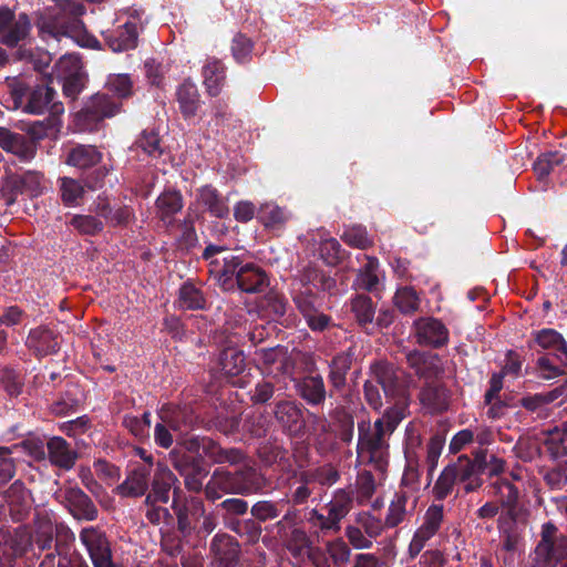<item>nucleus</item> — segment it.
Here are the masks:
<instances>
[{
    "instance_id": "obj_1",
    "label": "nucleus",
    "mask_w": 567,
    "mask_h": 567,
    "mask_svg": "<svg viewBox=\"0 0 567 567\" xmlns=\"http://www.w3.org/2000/svg\"><path fill=\"white\" fill-rule=\"evenodd\" d=\"M372 374L377 383L382 386L384 394L396 401L382 417L374 422L373 426L359 425L358 454L363 462L372 463L378 470H383L388 460L386 436L391 435L405 417V381L403 371L388 362L373 364Z\"/></svg>"
},
{
    "instance_id": "obj_2",
    "label": "nucleus",
    "mask_w": 567,
    "mask_h": 567,
    "mask_svg": "<svg viewBox=\"0 0 567 567\" xmlns=\"http://www.w3.org/2000/svg\"><path fill=\"white\" fill-rule=\"evenodd\" d=\"M34 530L30 533L27 527H20L13 534L0 533V567L10 566L13 559L24 554L32 545L39 550H48L55 540V549L61 551L70 549L75 540L74 533L62 522L54 512L45 508L35 513Z\"/></svg>"
},
{
    "instance_id": "obj_3",
    "label": "nucleus",
    "mask_w": 567,
    "mask_h": 567,
    "mask_svg": "<svg viewBox=\"0 0 567 567\" xmlns=\"http://www.w3.org/2000/svg\"><path fill=\"white\" fill-rule=\"evenodd\" d=\"M226 247L209 245L203 252V258L214 266V272L225 289L233 288L235 277L238 288L247 293L261 292L268 287L266 274L254 264L241 265L239 257L225 255Z\"/></svg>"
},
{
    "instance_id": "obj_4",
    "label": "nucleus",
    "mask_w": 567,
    "mask_h": 567,
    "mask_svg": "<svg viewBox=\"0 0 567 567\" xmlns=\"http://www.w3.org/2000/svg\"><path fill=\"white\" fill-rule=\"evenodd\" d=\"M58 12L41 24V31L53 38L68 37L79 45L96 49L100 42L84 30L81 17L85 7L81 0H55Z\"/></svg>"
},
{
    "instance_id": "obj_5",
    "label": "nucleus",
    "mask_w": 567,
    "mask_h": 567,
    "mask_svg": "<svg viewBox=\"0 0 567 567\" xmlns=\"http://www.w3.org/2000/svg\"><path fill=\"white\" fill-rule=\"evenodd\" d=\"M56 91L47 84H39L27 90L22 84L13 85L7 107L21 110L23 113L42 115L49 112L51 115H60L64 112L63 104L56 101Z\"/></svg>"
},
{
    "instance_id": "obj_6",
    "label": "nucleus",
    "mask_w": 567,
    "mask_h": 567,
    "mask_svg": "<svg viewBox=\"0 0 567 567\" xmlns=\"http://www.w3.org/2000/svg\"><path fill=\"white\" fill-rule=\"evenodd\" d=\"M45 190V179L42 173L28 171L22 175L9 176L1 189L8 206L14 204L19 195L30 198L38 197Z\"/></svg>"
},
{
    "instance_id": "obj_7",
    "label": "nucleus",
    "mask_w": 567,
    "mask_h": 567,
    "mask_svg": "<svg viewBox=\"0 0 567 567\" xmlns=\"http://www.w3.org/2000/svg\"><path fill=\"white\" fill-rule=\"evenodd\" d=\"M142 28L140 19L131 17L124 22L117 20L113 27L102 32V37L113 52L122 53L134 50L137 47Z\"/></svg>"
},
{
    "instance_id": "obj_8",
    "label": "nucleus",
    "mask_w": 567,
    "mask_h": 567,
    "mask_svg": "<svg viewBox=\"0 0 567 567\" xmlns=\"http://www.w3.org/2000/svg\"><path fill=\"white\" fill-rule=\"evenodd\" d=\"M121 110L120 101L109 96L107 93L92 95L78 113V118L86 128L92 130L106 117L116 115Z\"/></svg>"
},
{
    "instance_id": "obj_9",
    "label": "nucleus",
    "mask_w": 567,
    "mask_h": 567,
    "mask_svg": "<svg viewBox=\"0 0 567 567\" xmlns=\"http://www.w3.org/2000/svg\"><path fill=\"white\" fill-rule=\"evenodd\" d=\"M80 542L85 547L93 567H116L112 559L110 542L105 534L95 527L80 532Z\"/></svg>"
},
{
    "instance_id": "obj_10",
    "label": "nucleus",
    "mask_w": 567,
    "mask_h": 567,
    "mask_svg": "<svg viewBox=\"0 0 567 567\" xmlns=\"http://www.w3.org/2000/svg\"><path fill=\"white\" fill-rule=\"evenodd\" d=\"M55 495L74 518L94 520L97 517V508L94 503L76 485L65 484Z\"/></svg>"
},
{
    "instance_id": "obj_11",
    "label": "nucleus",
    "mask_w": 567,
    "mask_h": 567,
    "mask_svg": "<svg viewBox=\"0 0 567 567\" xmlns=\"http://www.w3.org/2000/svg\"><path fill=\"white\" fill-rule=\"evenodd\" d=\"M31 22L27 14H16L7 7H0V43L17 47L30 32Z\"/></svg>"
},
{
    "instance_id": "obj_12",
    "label": "nucleus",
    "mask_w": 567,
    "mask_h": 567,
    "mask_svg": "<svg viewBox=\"0 0 567 567\" xmlns=\"http://www.w3.org/2000/svg\"><path fill=\"white\" fill-rule=\"evenodd\" d=\"M557 528L551 523H546L542 528V539L535 548V560L549 567H555L557 561L567 553V540L557 538Z\"/></svg>"
},
{
    "instance_id": "obj_13",
    "label": "nucleus",
    "mask_w": 567,
    "mask_h": 567,
    "mask_svg": "<svg viewBox=\"0 0 567 567\" xmlns=\"http://www.w3.org/2000/svg\"><path fill=\"white\" fill-rule=\"evenodd\" d=\"M444 519V506L432 504L423 516L421 526L415 530L409 545V551L415 557L424 548L425 544L437 534Z\"/></svg>"
},
{
    "instance_id": "obj_14",
    "label": "nucleus",
    "mask_w": 567,
    "mask_h": 567,
    "mask_svg": "<svg viewBox=\"0 0 567 567\" xmlns=\"http://www.w3.org/2000/svg\"><path fill=\"white\" fill-rule=\"evenodd\" d=\"M413 328L419 344L440 348L449 341V330L442 321L432 317L420 318Z\"/></svg>"
},
{
    "instance_id": "obj_15",
    "label": "nucleus",
    "mask_w": 567,
    "mask_h": 567,
    "mask_svg": "<svg viewBox=\"0 0 567 567\" xmlns=\"http://www.w3.org/2000/svg\"><path fill=\"white\" fill-rule=\"evenodd\" d=\"M293 301L311 330L322 331L328 327L330 318L317 309L316 296L309 287L297 292Z\"/></svg>"
},
{
    "instance_id": "obj_16",
    "label": "nucleus",
    "mask_w": 567,
    "mask_h": 567,
    "mask_svg": "<svg viewBox=\"0 0 567 567\" xmlns=\"http://www.w3.org/2000/svg\"><path fill=\"white\" fill-rule=\"evenodd\" d=\"M251 485L239 483V476L224 470H216L206 484L205 493L210 499H218L223 493L247 494Z\"/></svg>"
},
{
    "instance_id": "obj_17",
    "label": "nucleus",
    "mask_w": 567,
    "mask_h": 567,
    "mask_svg": "<svg viewBox=\"0 0 567 567\" xmlns=\"http://www.w3.org/2000/svg\"><path fill=\"white\" fill-rule=\"evenodd\" d=\"M291 520V513H287L282 519L276 523L275 528L277 529V534L285 543L286 548L291 553V555L295 557H301L310 549L309 538L306 532L300 528L295 527L288 533L287 527Z\"/></svg>"
},
{
    "instance_id": "obj_18",
    "label": "nucleus",
    "mask_w": 567,
    "mask_h": 567,
    "mask_svg": "<svg viewBox=\"0 0 567 567\" xmlns=\"http://www.w3.org/2000/svg\"><path fill=\"white\" fill-rule=\"evenodd\" d=\"M417 499V495L408 491L400 489L396 492L389 505L384 525L389 528L400 525L409 514L414 512Z\"/></svg>"
},
{
    "instance_id": "obj_19",
    "label": "nucleus",
    "mask_w": 567,
    "mask_h": 567,
    "mask_svg": "<svg viewBox=\"0 0 567 567\" xmlns=\"http://www.w3.org/2000/svg\"><path fill=\"white\" fill-rule=\"evenodd\" d=\"M169 458L173 466L185 477V486L192 492H199L203 487L206 472L198 466H190L194 461L186 455H182L178 449L169 452Z\"/></svg>"
},
{
    "instance_id": "obj_20",
    "label": "nucleus",
    "mask_w": 567,
    "mask_h": 567,
    "mask_svg": "<svg viewBox=\"0 0 567 567\" xmlns=\"http://www.w3.org/2000/svg\"><path fill=\"white\" fill-rule=\"evenodd\" d=\"M0 146L3 151L12 153L22 162H30L37 154L34 142L28 141L23 135L13 133L0 126Z\"/></svg>"
},
{
    "instance_id": "obj_21",
    "label": "nucleus",
    "mask_w": 567,
    "mask_h": 567,
    "mask_svg": "<svg viewBox=\"0 0 567 567\" xmlns=\"http://www.w3.org/2000/svg\"><path fill=\"white\" fill-rule=\"evenodd\" d=\"M177 477L164 464L158 463L153 480L152 492L146 496V504L167 503L169 501V492L177 483Z\"/></svg>"
},
{
    "instance_id": "obj_22",
    "label": "nucleus",
    "mask_w": 567,
    "mask_h": 567,
    "mask_svg": "<svg viewBox=\"0 0 567 567\" xmlns=\"http://www.w3.org/2000/svg\"><path fill=\"white\" fill-rule=\"evenodd\" d=\"M196 203L214 217L224 218L229 214L227 200L210 185L197 190Z\"/></svg>"
},
{
    "instance_id": "obj_23",
    "label": "nucleus",
    "mask_w": 567,
    "mask_h": 567,
    "mask_svg": "<svg viewBox=\"0 0 567 567\" xmlns=\"http://www.w3.org/2000/svg\"><path fill=\"white\" fill-rule=\"evenodd\" d=\"M48 454L50 462L63 470H70L74 466L78 453L70 444L60 436H53L48 441Z\"/></svg>"
},
{
    "instance_id": "obj_24",
    "label": "nucleus",
    "mask_w": 567,
    "mask_h": 567,
    "mask_svg": "<svg viewBox=\"0 0 567 567\" xmlns=\"http://www.w3.org/2000/svg\"><path fill=\"white\" fill-rule=\"evenodd\" d=\"M25 344L38 355L43 357L59 350V342L53 332L44 327H38L29 332Z\"/></svg>"
},
{
    "instance_id": "obj_25",
    "label": "nucleus",
    "mask_w": 567,
    "mask_h": 567,
    "mask_svg": "<svg viewBox=\"0 0 567 567\" xmlns=\"http://www.w3.org/2000/svg\"><path fill=\"white\" fill-rule=\"evenodd\" d=\"M534 340L540 348L553 351L555 358L567 367V343L559 332L554 329H542L535 332Z\"/></svg>"
},
{
    "instance_id": "obj_26",
    "label": "nucleus",
    "mask_w": 567,
    "mask_h": 567,
    "mask_svg": "<svg viewBox=\"0 0 567 567\" xmlns=\"http://www.w3.org/2000/svg\"><path fill=\"white\" fill-rule=\"evenodd\" d=\"M504 517L498 518V527L501 535V547L497 553L498 557L503 559L504 564H512L516 554L522 549V537L516 529L504 527Z\"/></svg>"
},
{
    "instance_id": "obj_27",
    "label": "nucleus",
    "mask_w": 567,
    "mask_h": 567,
    "mask_svg": "<svg viewBox=\"0 0 567 567\" xmlns=\"http://www.w3.org/2000/svg\"><path fill=\"white\" fill-rule=\"evenodd\" d=\"M150 467H137L133 470L126 480L117 486L120 495L125 497H138L145 494L148 488Z\"/></svg>"
},
{
    "instance_id": "obj_28",
    "label": "nucleus",
    "mask_w": 567,
    "mask_h": 567,
    "mask_svg": "<svg viewBox=\"0 0 567 567\" xmlns=\"http://www.w3.org/2000/svg\"><path fill=\"white\" fill-rule=\"evenodd\" d=\"M102 154L92 145H76L72 147L65 157V164L78 169H89L97 165Z\"/></svg>"
},
{
    "instance_id": "obj_29",
    "label": "nucleus",
    "mask_w": 567,
    "mask_h": 567,
    "mask_svg": "<svg viewBox=\"0 0 567 567\" xmlns=\"http://www.w3.org/2000/svg\"><path fill=\"white\" fill-rule=\"evenodd\" d=\"M202 74L204 78V85L208 94L217 96L220 93L226 79L223 63L215 58L207 59L203 65Z\"/></svg>"
},
{
    "instance_id": "obj_30",
    "label": "nucleus",
    "mask_w": 567,
    "mask_h": 567,
    "mask_svg": "<svg viewBox=\"0 0 567 567\" xmlns=\"http://www.w3.org/2000/svg\"><path fill=\"white\" fill-rule=\"evenodd\" d=\"M176 100L185 118L196 115L199 107V93L196 85L189 81L183 82L176 91Z\"/></svg>"
},
{
    "instance_id": "obj_31",
    "label": "nucleus",
    "mask_w": 567,
    "mask_h": 567,
    "mask_svg": "<svg viewBox=\"0 0 567 567\" xmlns=\"http://www.w3.org/2000/svg\"><path fill=\"white\" fill-rule=\"evenodd\" d=\"M94 212L105 219L111 226H125L133 219V209L128 206H111L107 202L101 200L96 204Z\"/></svg>"
},
{
    "instance_id": "obj_32",
    "label": "nucleus",
    "mask_w": 567,
    "mask_h": 567,
    "mask_svg": "<svg viewBox=\"0 0 567 567\" xmlns=\"http://www.w3.org/2000/svg\"><path fill=\"white\" fill-rule=\"evenodd\" d=\"M4 499L10 507V512L12 515L17 516V518H21L22 515L30 507V495L24 484L20 481H16L11 486L4 492Z\"/></svg>"
},
{
    "instance_id": "obj_33",
    "label": "nucleus",
    "mask_w": 567,
    "mask_h": 567,
    "mask_svg": "<svg viewBox=\"0 0 567 567\" xmlns=\"http://www.w3.org/2000/svg\"><path fill=\"white\" fill-rule=\"evenodd\" d=\"M297 386L302 399L309 404L318 405L326 399V388L323 379L320 375L306 377Z\"/></svg>"
},
{
    "instance_id": "obj_34",
    "label": "nucleus",
    "mask_w": 567,
    "mask_h": 567,
    "mask_svg": "<svg viewBox=\"0 0 567 567\" xmlns=\"http://www.w3.org/2000/svg\"><path fill=\"white\" fill-rule=\"evenodd\" d=\"M210 549L226 565L231 564L239 553L238 544L231 536L226 534L216 535L212 540Z\"/></svg>"
},
{
    "instance_id": "obj_35",
    "label": "nucleus",
    "mask_w": 567,
    "mask_h": 567,
    "mask_svg": "<svg viewBox=\"0 0 567 567\" xmlns=\"http://www.w3.org/2000/svg\"><path fill=\"white\" fill-rule=\"evenodd\" d=\"M157 215L164 223H171L172 217L183 208V197L178 192L163 193L156 200Z\"/></svg>"
},
{
    "instance_id": "obj_36",
    "label": "nucleus",
    "mask_w": 567,
    "mask_h": 567,
    "mask_svg": "<svg viewBox=\"0 0 567 567\" xmlns=\"http://www.w3.org/2000/svg\"><path fill=\"white\" fill-rule=\"evenodd\" d=\"M363 258L365 262L359 270L354 285L357 288L373 291L379 285V277L377 274L379 262L374 257L363 255Z\"/></svg>"
},
{
    "instance_id": "obj_37",
    "label": "nucleus",
    "mask_w": 567,
    "mask_h": 567,
    "mask_svg": "<svg viewBox=\"0 0 567 567\" xmlns=\"http://www.w3.org/2000/svg\"><path fill=\"white\" fill-rule=\"evenodd\" d=\"M491 487L493 495L498 498L497 503L507 508L511 514L518 499V489L504 478H497Z\"/></svg>"
},
{
    "instance_id": "obj_38",
    "label": "nucleus",
    "mask_w": 567,
    "mask_h": 567,
    "mask_svg": "<svg viewBox=\"0 0 567 567\" xmlns=\"http://www.w3.org/2000/svg\"><path fill=\"white\" fill-rule=\"evenodd\" d=\"M565 161V154L560 151H549L542 153L535 161L533 168L538 179L546 178L555 167L563 164Z\"/></svg>"
},
{
    "instance_id": "obj_39",
    "label": "nucleus",
    "mask_w": 567,
    "mask_h": 567,
    "mask_svg": "<svg viewBox=\"0 0 567 567\" xmlns=\"http://www.w3.org/2000/svg\"><path fill=\"white\" fill-rule=\"evenodd\" d=\"M219 364L225 374L238 375L245 369V355L235 348H227L220 354Z\"/></svg>"
},
{
    "instance_id": "obj_40",
    "label": "nucleus",
    "mask_w": 567,
    "mask_h": 567,
    "mask_svg": "<svg viewBox=\"0 0 567 567\" xmlns=\"http://www.w3.org/2000/svg\"><path fill=\"white\" fill-rule=\"evenodd\" d=\"M177 447L198 456L199 458H210V453L215 449V442L207 437L192 436L183 440ZM182 455H185L181 452Z\"/></svg>"
},
{
    "instance_id": "obj_41",
    "label": "nucleus",
    "mask_w": 567,
    "mask_h": 567,
    "mask_svg": "<svg viewBox=\"0 0 567 567\" xmlns=\"http://www.w3.org/2000/svg\"><path fill=\"white\" fill-rule=\"evenodd\" d=\"M62 202L66 206H76L84 194L82 184L71 177L59 178Z\"/></svg>"
},
{
    "instance_id": "obj_42",
    "label": "nucleus",
    "mask_w": 567,
    "mask_h": 567,
    "mask_svg": "<svg viewBox=\"0 0 567 567\" xmlns=\"http://www.w3.org/2000/svg\"><path fill=\"white\" fill-rule=\"evenodd\" d=\"M178 305L184 309H203L205 307V299L194 285L186 282L179 289Z\"/></svg>"
},
{
    "instance_id": "obj_43",
    "label": "nucleus",
    "mask_w": 567,
    "mask_h": 567,
    "mask_svg": "<svg viewBox=\"0 0 567 567\" xmlns=\"http://www.w3.org/2000/svg\"><path fill=\"white\" fill-rule=\"evenodd\" d=\"M478 470L485 473L488 477H498L505 472L506 462L497 455L484 452L475 460Z\"/></svg>"
},
{
    "instance_id": "obj_44",
    "label": "nucleus",
    "mask_w": 567,
    "mask_h": 567,
    "mask_svg": "<svg viewBox=\"0 0 567 567\" xmlns=\"http://www.w3.org/2000/svg\"><path fill=\"white\" fill-rule=\"evenodd\" d=\"M105 89L115 100L127 97L132 94L133 83L128 74H111L105 83Z\"/></svg>"
},
{
    "instance_id": "obj_45",
    "label": "nucleus",
    "mask_w": 567,
    "mask_h": 567,
    "mask_svg": "<svg viewBox=\"0 0 567 567\" xmlns=\"http://www.w3.org/2000/svg\"><path fill=\"white\" fill-rule=\"evenodd\" d=\"M394 303L402 313H413L419 309L420 299L414 289L403 287L396 290Z\"/></svg>"
},
{
    "instance_id": "obj_46",
    "label": "nucleus",
    "mask_w": 567,
    "mask_h": 567,
    "mask_svg": "<svg viewBox=\"0 0 567 567\" xmlns=\"http://www.w3.org/2000/svg\"><path fill=\"white\" fill-rule=\"evenodd\" d=\"M275 414L277 420L286 427L291 429L301 419V412L293 402L285 401L277 404Z\"/></svg>"
},
{
    "instance_id": "obj_47",
    "label": "nucleus",
    "mask_w": 567,
    "mask_h": 567,
    "mask_svg": "<svg viewBox=\"0 0 567 567\" xmlns=\"http://www.w3.org/2000/svg\"><path fill=\"white\" fill-rule=\"evenodd\" d=\"M406 360L409 364L415 369L416 373L422 377H429L431 374V369L436 370L435 362L437 361L436 355H426L419 351H412L408 353Z\"/></svg>"
},
{
    "instance_id": "obj_48",
    "label": "nucleus",
    "mask_w": 567,
    "mask_h": 567,
    "mask_svg": "<svg viewBox=\"0 0 567 567\" xmlns=\"http://www.w3.org/2000/svg\"><path fill=\"white\" fill-rule=\"evenodd\" d=\"M73 226L82 235H96L103 229V223L92 215H74L70 220Z\"/></svg>"
},
{
    "instance_id": "obj_49",
    "label": "nucleus",
    "mask_w": 567,
    "mask_h": 567,
    "mask_svg": "<svg viewBox=\"0 0 567 567\" xmlns=\"http://www.w3.org/2000/svg\"><path fill=\"white\" fill-rule=\"evenodd\" d=\"M259 217L266 227H276L286 223L288 214L278 205L267 203L260 207Z\"/></svg>"
},
{
    "instance_id": "obj_50",
    "label": "nucleus",
    "mask_w": 567,
    "mask_h": 567,
    "mask_svg": "<svg viewBox=\"0 0 567 567\" xmlns=\"http://www.w3.org/2000/svg\"><path fill=\"white\" fill-rule=\"evenodd\" d=\"M56 72L60 79L83 75L81 60L74 54H66L60 58L56 63Z\"/></svg>"
},
{
    "instance_id": "obj_51",
    "label": "nucleus",
    "mask_w": 567,
    "mask_h": 567,
    "mask_svg": "<svg viewBox=\"0 0 567 567\" xmlns=\"http://www.w3.org/2000/svg\"><path fill=\"white\" fill-rule=\"evenodd\" d=\"M323 233H319V254L324 262L328 265H336L341 258V246L337 239L332 237L323 238Z\"/></svg>"
},
{
    "instance_id": "obj_52",
    "label": "nucleus",
    "mask_w": 567,
    "mask_h": 567,
    "mask_svg": "<svg viewBox=\"0 0 567 567\" xmlns=\"http://www.w3.org/2000/svg\"><path fill=\"white\" fill-rule=\"evenodd\" d=\"M457 483V480L455 477V474H453L452 470L447 465L442 473L440 474L439 478L436 480L434 487H433V494L435 498L442 501L446 498L453 491L454 485Z\"/></svg>"
},
{
    "instance_id": "obj_53",
    "label": "nucleus",
    "mask_w": 567,
    "mask_h": 567,
    "mask_svg": "<svg viewBox=\"0 0 567 567\" xmlns=\"http://www.w3.org/2000/svg\"><path fill=\"white\" fill-rule=\"evenodd\" d=\"M352 310L360 324L371 323L374 318L372 301L367 296H358L352 301Z\"/></svg>"
},
{
    "instance_id": "obj_54",
    "label": "nucleus",
    "mask_w": 567,
    "mask_h": 567,
    "mask_svg": "<svg viewBox=\"0 0 567 567\" xmlns=\"http://www.w3.org/2000/svg\"><path fill=\"white\" fill-rule=\"evenodd\" d=\"M342 239L348 245L359 249H365L372 245L371 238L362 226L347 228L342 235Z\"/></svg>"
},
{
    "instance_id": "obj_55",
    "label": "nucleus",
    "mask_w": 567,
    "mask_h": 567,
    "mask_svg": "<svg viewBox=\"0 0 567 567\" xmlns=\"http://www.w3.org/2000/svg\"><path fill=\"white\" fill-rule=\"evenodd\" d=\"M136 147L150 156L157 157L162 154L161 141L155 132L144 131L135 143Z\"/></svg>"
},
{
    "instance_id": "obj_56",
    "label": "nucleus",
    "mask_w": 567,
    "mask_h": 567,
    "mask_svg": "<svg viewBox=\"0 0 567 567\" xmlns=\"http://www.w3.org/2000/svg\"><path fill=\"white\" fill-rule=\"evenodd\" d=\"M327 553L334 566H340L349 561L351 550L342 539H336L327 544Z\"/></svg>"
},
{
    "instance_id": "obj_57",
    "label": "nucleus",
    "mask_w": 567,
    "mask_h": 567,
    "mask_svg": "<svg viewBox=\"0 0 567 567\" xmlns=\"http://www.w3.org/2000/svg\"><path fill=\"white\" fill-rule=\"evenodd\" d=\"M357 524L370 539L378 537L383 530L382 520L370 513H360L357 517Z\"/></svg>"
},
{
    "instance_id": "obj_58",
    "label": "nucleus",
    "mask_w": 567,
    "mask_h": 567,
    "mask_svg": "<svg viewBox=\"0 0 567 567\" xmlns=\"http://www.w3.org/2000/svg\"><path fill=\"white\" fill-rule=\"evenodd\" d=\"M445 444V439L440 435H433L426 445V463L429 465V472L432 473L436 466L437 461L442 454Z\"/></svg>"
},
{
    "instance_id": "obj_59",
    "label": "nucleus",
    "mask_w": 567,
    "mask_h": 567,
    "mask_svg": "<svg viewBox=\"0 0 567 567\" xmlns=\"http://www.w3.org/2000/svg\"><path fill=\"white\" fill-rule=\"evenodd\" d=\"M11 454V447H0V485L8 483L14 476L16 465Z\"/></svg>"
},
{
    "instance_id": "obj_60",
    "label": "nucleus",
    "mask_w": 567,
    "mask_h": 567,
    "mask_svg": "<svg viewBox=\"0 0 567 567\" xmlns=\"http://www.w3.org/2000/svg\"><path fill=\"white\" fill-rule=\"evenodd\" d=\"M539 377L546 380L554 379L563 373L567 367H565L561 362L560 364H555L554 360L549 355H543L537 361Z\"/></svg>"
},
{
    "instance_id": "obj_61",
    "label": "nucleus",
    "mask_w": 567,
    "mask_h": 567,
    "mask_svg": "<svg viewBox=\"0 0 567 567\" xmlns=\"http://www.w3.org/2000/svg\"><path fill=\"white\" fill-rule=\"evenodd\" d=\"M0 381L10 396H17L21 393L23 382L16 371L3 369L1 371Z\"/></svg>"
},
{
    "instance_id": "obj_62",
    "label": "nucleus",
    "mask_w": 567,
    "mask_h": 567,
    "mask_svg": "<svg viewBox=\"0 0 567 567\" xmlns=\"http://www.w3.org/2000/svg\"><path fill=\"white\" fill-rule=\"evenodd\" d=\"M58 126L59 123L55 117L35 121L29 125L28 133L34 140H42L48 136L50 132L58 131Z\"/></svg>"
},
{
    "instance_id": "obj_63",
    "label": "nucleus",
    "mask_w": 567,
    "mask_h": 567,
    "mask_svg": "<svg viewBox=\"0 0 567 567\" xmlns=\"http://www.w3.org/2000/svg\"><path fill=\"white\" fill-rule=\"evenodd\" d=\"M351 497L348 493L339 491L334 497L326 505V509L334 513V516L343 518L350 511Z\"/></svg>"
},
{
    "instance_id": "obj_64",
    "label": "nucleus",
    "mask_w": 567,
    "mask_h": 567,
    "mask_svg": "<svg viewBox=\"0 0 567 567\" xmlns=\"http://www.w3.org/2000/svg\"><path fill=\"white\" fill-rule=\"evenodd\" d=\"M280 514V511L278 509L277 505L271 503L270 501H260L257 502L251 507V515L261 522L274 519L278 517Z\"/></svg>"
}]
</instances>
